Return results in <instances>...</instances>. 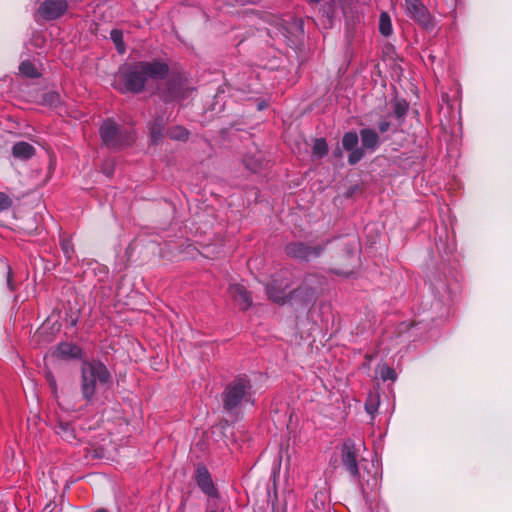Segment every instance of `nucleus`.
Listing matches in <instances>:
<instances>
[{
	"instance_id": "obj_5",
	"label": "nucleus",
	"mask_w": 512,
	"mask_h": 512,
	"mask_svg": "<svg viewBox=\"0 0 512 512\" xmlns=\"http://www.w3.org/2000/svg\"><path fill=\"white\" fill-rule=\"evenodd\" d=\"M100 135L103 142L113 148H121L134 141L131 132L122 131L113 121L108 120L100 128Z\"/></svg>"
},
{
	"instance_id": "obj_31",
	"label": "nucleus",
	"mask_w": 512,
	"mask_h": 512,
	"mask_svg": "<svg viewBox=\"0 0 512 512\" xmlns=\"http://www.w3.org/2000/svg\"><path fill=\"white\" fill-rule=\"evenodd\" d=\"M389 127H390V123L386 120L381 121L378 126L380 132H382V133L388 131Z\"/></svg>"
},
{
	"instance_id": "obj_21",
	"label": "nucleus",
	"mask_w": 512,
	"mask_h": 512,
	"mask_svg": "<svg viewBox=\"0 0 512 512\" xmlns=\"http://www.w3.org/2000/svg\"><path fill=\"white\" fill-rule=\"evenodd\" d=\"M110 37L114 42L116 49L120 54L125 52V45L123 42V33L118 29H113L110 33Z\"/></svg>"
},
{
	"instance_id": "obj_9",
	"label": "nucleus",
	"mask_w": 512,
	"mask_h": 512,
	"mask_svg": "<svg viewBox=\"0 0 512 512\" xmlns=\"http://www.w3.org/2000/svg\"><path fill=\"white\" fill-rule=\"evenodd\" d=\"M196 481L201 490L207 494L208 496L214 497L216 496V489L211 480L210 474L204 467L197 468L196 471Z\"/></svg>"
},
{
	"instance_id": "obj_32",
	"label": "nucleus",
	"mask_w": 512,
	"mask_h": 512,
	"mask_svg": "<svg viewBox=\"0 0 512 512\" xmlns=\"http://www.w3.org/2000/svg\"><path fill=\"white\" fill-rule=\"evenodd\" d=\"M48 381L53 389L56 388V381L52 375H48Z\"/></svg>"
},
{
	"instance_id": "obj_14",
	"label": "nucleus",
	"mask_w": 512,
	"mask_h": 512,
	"mask_svg": "<svg viewBox=\"0 0 512 512\" xmlns=\"http://www.w3.org/2000/svg\"><path fill=\"white\" fill-rule=\"evenodd\" d=\"M288 255L295 258H308L311 254L309 248L305 247L302 243H291L286 247Z\"/></svg>"
},
{
	"instance_id": "obj_22",
	"label": "nucleus",
	"mask_w": 512,
	"mask_h": 512,
	"mask_svg": "<svg viewBox=\"0 0 512 512\" xmlns=\"http://www.w3.org/2000/svg\"><path fill=\"white\" fill-rule=\"evenodd\" d=\"M377 373L380 375L383 381L395 380L396 377L395 371L386 364L379 365L377 368Z\"/></svg>"
},
{
	"instance_id": "obj_26",
	"label": "nucleus",
	"mask_w": 512,
	"mask_h": 512,
	"mask_svg": "<svg viewBox=\"0 0 512 512\" xmlns=\"http://www.w3.org/2000/svg\"><path fill=\"white\" fill-rule=\"evenodd\" d=\"M378 404V397L371 395L365 404V409L370 415H374L377 412Z\"/></svg>"
},
{
	"instance_id": "obj_28",
	"label": "nucleus",
	"mask_w": 512,
	"mask_h": 512,
	"mask_svg": "<svg viewBox=\"0 0 512 512\" xmlns=\"http://www.w3.org/2000/svg\"><path fill=\"white\" fill-rule=\"evenodd\" d=\"M351 153L348 157V161L350 164H356L363 157V151L361 149L355 148L350 150Z\"/></svg>"
},
{
	"instance_id": "obj_16",
	"label": "nucleus",
	"mask_w": 512,
	"mask_h": 512,
	"mask_svg": "<svg viewBox=\"0 0 512 512\" xmlns=\"http://www.w3.org/2000/svg\"><path fill=\"white\" fill-rule=\"evenodd\" d=\"M167 135L172 140L186 141L189 137V132L183 126H174L168 129Z\"/></svg>"
},
{
	"instance_id": "obj_30",
	"label": "nucleus",
	"mask_w": 512,
	"mask_h": 512,
	"mask_svg": "<svg viewBox=\"0 0 512 512\" xmlns=\"http://www.w3.org/2000/svg\"><path fill=\"white\" fill-rule=\"evenodd\" d=\"M7 286L12 291L15 289L13 282H12V273H11L10 267H8V271H7Z\"/></svg>"
},
{
	"instance_id": "obj_8",
	"label": "nucleus",
	"mask_w": 512,
	"mask_h": 512,
	"mask_svg": "<svg viewBox=\"0 0 512 512\" xmlns=\"http://www.w3.org/2000/svg\"><path fill=\"white\" fill-rule=\"evenodd\" d=\"M229 294L242 310H247L252 304L249 292L241 284H230Z\"/></svg>"
},
{
	"instance_id": "obj_11",
	"label": "nucleus",
	"mask_w": 512,
	"mask_h": 512,
	"mask_svg": "<svg viewBox=\"0 0 512 512\" xmlns=\"http://www.w3.org/2000/svg\"><path fill=\"white\" fill-rule=\"evenodd\" d=\"M316 280L317 278L314 276L307 277L305 279L304 285L293 292L294 296L301 297L303 300L310 299L317 289V287L313 286Z\"/></svg>"
},
{
	"instance_id": "obj_7",
	"label": "nucleus",
	"mask_w": 512,
	"mask_h": 512,
	"mask_svg": "<svg viewBox=\"0 0 512 512\" xmlns=\"http://www.w3.org/2000/svg\"><path fill=\"white\" fill-rule=\"evenodd\" d=\"M67 9L64 0H46L39 9L38 14L45 20H54L60 17Z\"/></svg>"
},
{
	"instance_id": "obj_24",
	"label": "nucleus",
	"mask_w": 512,
	"mask_h": 512,
	"mask_svg": "<svg viewBox=\"0 0 512 512\" xmlns=\"http://www.w3.org/2000/svg\"><path fill=\"white\" fill-rule=\"evenodd\" d=\"M19 70L23 75H26L28 77H36L37 71L34 65L29 61H23L20 66Z\"/></svg>"
},
{
	"instance_id": "obj_2",
	"label": "nucleus",
	"mask_w": 512,
	"mask_h": 512,
	"mask_svg": "<svg viewBox=\"0 0 512 512\" xmlns=\"http://www.w3.org/2000/svg\"><path fill=\"white\" fill-rule=\"evenodd\" d=\"M110 374L99 361L84 362L82 365L81 390L83 397L90 401L98 389L108 384Z\"/></svg>"
},
{
	"instance_id": "obj_18",
	"label": "nucleus",
	"mask_w": 512,
	"mask_h": 512,
	"mask_svg": "<svg viewBox=\"0 0 512 512\" xmlns=\"http://www.w3.org/2000/svg\"><path fill=\"white\" fill-rule=\"evenodd\" d=\"M328 152V146L324 139H316L312 149V156L314 158H322Z\"/></svg>"
},
{
	"instance_id": "obj_25",
	"label": "nucleus",
	"mask_w": 512,
	"mask_h": 512,
	"mask_svg": "<svg viewBox=\"0 0 512 512\" xmlns=\"http://www.w3.org/2000/svg\"><path fill=\"white\" fill-rule=\"evenodd\" d=\"M393 107H394V113L396 114V116L402 117L407 112L408 104L404 100H397V101H395Z\"/></svg>"
},
{
	"instance_id": "obj_29",
	"label": "nucleus",
	"mask_w": 512,
	"mask_h": 512,
	"mask_svg": "<svg viewBox=\"0 0 512 512\" xmlns=\"http://www.w3.org/2000/svg\"><path fill=\"white\" fill-rule=\"evenodd\" d=\"M61 248L65 254V256L70 259L72 257V254H73V247H72V244L69 240H62L61 241Z\"/></svg>"
},
{
	"instance_id": "obj_6",
	"label": "nucleus",
	"mask_w": 512,
	"mask_h": 512,
	"mask_svg": "<svg viewBox=\"0 0 512 512\" xmlns=\"http://www.w3.org/2000/svg\"><path fill=\"white\" fill-rule=\"evenodd\" d=\"M405 10L408 16L421 25H430V14L420 0H405Z\"/></svg>"
},
{
	"instance_id": "obj_15",
	"label": "nucleus",
	"mask_w": 512,
	"mask_h": 512,
	"mask_svg": "<svg viewBox=\"0 0 512 512\" xmlns=\"http://www.w3.org/2000/svg\"><path fill=\"white\" fill-rule=\"evenodd\" d=\"M267 294L269 298L279 304H284L288 298V294L283 289H276V282L267 287Z\"/></svg>"
},
{
	"instance_id": "obj_3",
	"label": "nucleus",
	"mask_w": 512,
	"mask_h": 512,
	"mask_svg": "<svg viewBox=\"0 0 512 512\" xmlns=\"http://www.w3.org/2000/svg\"><path fill=\"white\" fill-rule=\"evenodd\" d=\"M250 381L245 376L237 377L230 382L224 391L223 405L227 411H233L246 403H252Z\"/></svg>"
},
{
	"instance_id": "obj_17",
	"label": "nucleus",
	"mask_w": 512,
	"mask_h": 512,
	"mask_svg": "<svg viewBox=\"0 0 512 512\" xmlns=\"http://www.w3.org/2000/svg\"><path fill=\"white\" fill-rule=\"evenodd\" d=\"M164 136V122L162 119L156 120L151 126V140L153 143H159Z\"/></svg>"
},
{
	"instance_id": "obj_4",
	"label": "nucleus",
	"mask_w": 512,
	"mask_h": 512,
	"mask_svg": "<svg viewBox=\"0 0 512 512\" xmlns=\"http://www.w3.org/2000/svg\"><path fill=\"white\" fill-rule=\"evenodd\" d=\"M341 460L351 476L358 478L362 493L364 495H367L369 490H374L377 487L376 477L373 476L365 480L364 477L359 473L357 464V449L353 441L347 440L343 443L341 448Z\"/></svg>"
},
{
	"instance_id": "obj_20",
	"label": "nucleus",
	"mask_w": 512,
	"mask_h": 512,
	"mask_svg": "<svg viewBox=\"0 0 512 512\" xmlns=\"http://www.w3.org/2000/svg\"><path fill=\"white\" fill-rule=\"evenodd\" d=\"M358 135L355 132H348L343 136L342 144L346 150H353L358 144Z\"/></svg>"
},
{
	"instance_id": "obj_27",
	"label": "nucleus",
	"mask_w": 512,
	"mask_h": 512,
	"mask_svg": "<svg viewBox=\"0 0 512 512\" xmlns=\"http://www.w3.org/2000/svg\"><path fill=\"white\" fill-rule=\"evenodd\" d=\"M12 199L5 193L0 192V212L12 206Z\"/></svg>"
},
{
	"instance_id": "obj_23",
	"label": "nucleus",
	"mask_w": 512,
	"mask_h": 512,
	"mask_svg": "<svg viewBox=\"0 0 512 512\" xmlns=\"http://www.w3.org/2000/svg\"><path fill=\"white\" fill-rule=\"evenodd\" d=\"M58 434L68 442L75 439L74 431L69 424H60Z\"/></svg>"
},
{
	"instance_id": "obj_19",
	"label": "nucleus",
	"mask_w": 512,
	"mask_h": 512,
	"mask_svg": "<svg viewBox=\"0 0 512 512\" xmlns=\"http://www.w3.org/2000/svg\"><path fill=\"white\" fill-rule=\"evenodd\" d=\"M379 30L382 35L389 36L392 33V24L389 15L385 12L381 13L379 19Z\"/></svg>"
},
{
	"instance_id": "obj_12",
	"label": "nucleus",
	"mask_w": 512,
	"mask_h": 512,
	"mask_svg": "<svg viewBox=\"0 0 512 512\" xmlns=\"http://www.w3.org/2000/svg\"><path fill=\"white\" fill-rule=\"evenodd\" d=\"M362 146L366 149L375 150L378 146L379 137L372 129H363L360 132Z\"/></svg>"
},
{
	"instance_id": "obj_10",
	"label": "nucleus",
	"mask_w": 512,
	"mask_h": 512,
	"mask_svg": "<svg viewBox=\"0 0 512 512\" xmlns=\"http://www.w3.org/2000/svg\"><path fill=\"white\" fill-rule=\"evenodd\" d=\"M12 154L15 158L27 160L35 154V148L28 142L20 141L13 145Z\"/></svg>"
},
{
	"instance_id": "obj_13",
	"label": "nucleus",
	"mask_w": 512,
	"mask_h": 512,
	"mask_svg": "<svg viewBox=\"0 0 512 512\" xmlns=\"http://www.w3.org/2000/svg\"><path fill=\"white\" fill-rule=\"evenodd\" d=\"M57 357L76 358L80 355V349L72 343H61L56 349Z\"/></svg>"
},
{
	"instance_id": "obj_1",
	"label": "nucleus",
	"mask_w": 512,
	"mask_h": 512,
	"mask_svg": "<svg viewBox=\"0 0 512 512\" xmlns=\"http://www.w3.org/2000/svg\"><path fill=\"white\" fill-rule=\"evenodd\" d=\"M169 71L167 64L161 61H140L120 69V78L125 89L133 93L144 90L149 81L163 79Z\"/></svg>"
},
{
	"instance_id": "obj_34",
	"label": "nucleus",
	"mask_w": 512,
	"mask_h": 512,
	"mask_svg": "<svg viewBox=\"0 0 512 512\" xmlns=\"http://www.w3.org/2000/svg\"><path fill=\"white\" fill-rule=\"evenodd\" d=\"M95 512H108V511H107L106 509H104V508H100V509H98V510H97V511H95Z\"/></svg>"
},
{
	"instance_id": "obj_33",
	"label": "nucleus",
	"mask_w": 512,
	"mask_h": 512,
	"mask_svg": "<svg viewBox=\"0 0 512 512\" xmlns=\"http://www.w3.org/2000/svg\"><path fill=\"white\" fill-rule=\"evenodd\" d=\"M105 173L110 176L112 174V169H109V170H105Z\"/></svg>"
}]
</instances>
